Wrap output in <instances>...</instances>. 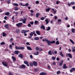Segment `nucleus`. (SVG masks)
I'll use <instances>...</instances> for the list:
<instances>
[{
	"label": "nucleus",
	"instance_id": "nucleus-45",
	"mask_svg": "<svg viewBox=\"0 0 75 75\" xmlns=\"http://www.w3.org/2000/svg\"><path fill=\"white\" fill-rule=\"evenodd\" d=\"M13 38H11L10 40V42H11L13 41Z\"/></svg>",
	"mask_w": 75,
	"mask_h": 75
},
{
	"label": "nucleus",
	"instance_id": "nucleus-41",
	"mask_svg": "<svg viewBox=\"0 0 75 75\" xmlns=\"http://www.w3.org/2000/svg\"><path fill=\"white\" fill-rule=\"evenodd\" d=\"M30 66H31V67L33 66V63H32V62H30Z\"/></svg>",
	"mask_w": 75,
	"mask_h": 75
},
{
	"label": "nucleus",
	"instance_id": "nucleus-1",
	"mask_svg": "<svg viewBox=\"0 0 75 75\" xmlns=\"http://www.w3.org/2000/svg\"><path fill=\"white\" fill-rule=\"evenodd\" d=\"M26 20H27V19L26 18H24L23 19V18L21 19L20 21H22L23 22V24H25V22H26Z\"/></svg>",
	"mask_w": 75,
	"mask_h": 75
},
{
	"label": "nucleus",
	"instance_id": "nucleus-30",
	"mask_svg": "<svg viewBox=\"0 0 75 75\" xmlns=\"http://www.w3.org/2000/svg\"><path fill=\"white\" fill-rule=\"evenodd\" d=\"M70 42H71V43H72V44H74V41H73V40H72L71 39H70Z\"/></svg>",
	"mask_w": 75,
	"mask_h": 75
},
{
	"label": "nucleus",
	"instance_id": "nucleus-61",
	"mask_svg": "<svg viewBox=\"0 0 75 75\" xmlns=\"http://www.w3.org/2000/svg\"><path fill=\"white\" fill-rule=\"evenodd\" d=\"M26 44L27 45H30V44H29V42H27L26 43Z\"/></svg>",
	"mask_w": 75,
	"mask_h": 75
},
{
	"label": "nucleus",
	"instance_id": "nucleus-47",
	"mask_svg": "<svg viewBox=\"0 0 75 75\" xmlns=\"http://www.w3.org/2000/svg\"><path fill=\"white\" fill-rule=\"evenodd\" d=\"M35 50H37V51H38V50H39V48L38 47H35Z\"/></svg>",
	"mask_w": 75,
	"mask_h": 75
},
{
	"label": "nucleus",
	"instance_id": "nucleus-43",
	"mask_svg": "<svg viewBox=\"0 0 75 75\" xmlns=\"http://www.w3.org/2000/svg\"><path fill=\"white\" fill-rule=\"evenodd\" d=\"M71 5H74V4H75V2H71Z\"/></svg>",
	"mask_w": 75,
	"mask_h": 75
},
{
	"label": "nucleus",
	"instance_id": "nucleus-48",
	"mask_svg": "<svg viewBox=\"0 0 75 75\" xmlns=\"http://www.w3.org/2000/svg\"><path fill=\"white\" fill-rule=\"evenodd\" d=\"M47 67L49 69H51V67L49 64L47 65Z\"/></svg>",
	"mask_w": 75,
	"mask_h": 75
},
{
	"label": "nucleus",
	"instance_id": "nucleus-52",
	"mask_svg": "<svg viewBox=\"0 0 75 75\" xmlns=\"http://www.w3.org/2000/svg\"><path fill=\"white\" fill-rule=\"evenodd\" d=\"M45 18H44V17H42L41 19L40 20H44Z\"/></svg>",
	"mask_w": 75,
	"mask_h": 75
},
{
	"label": "nucleus",
	"instance_id": "nucleus-16",
	"mask_svg": "<svg viewBox=\"0 0 75 75\" xmlns=\"http://www.w3.org/2000/svg\"><path fill=\"white\" fill-rule=\"evenodd\" d=\"M12 58L13 61H16V57H14V56H12Z\"/></svg>",
	"mask_w": 75,
	"mask_h": 75
},
{
	"label": "nucleus",
	"instance_id": "nucleus-9",
	"mask_svg": "<svg viewBox=\"0 0 75 75\" xmlns=\"http://www.w3.org/2000/svg\"><path fill=\"white\" fill-rule=\"evenodd\" d=\"M20 52L16 50L14 51V53L16 55H18V53Z\"/></svg>",
	"mask_w": 75,
	"mask_h": 75
},
{
	"label": "nucleus",
	"instance_id": "nucleus-53",
	"mask_svg": "<svg viewBox=\"0 0 75 75\" xmlns=\"http://www.w3.org/2000/svg\"><path fill=\"white\" fill-rule=\"evenodd\" d=\"M30 24L31 25H33V24H34V22H30Z\"/></svg>",
	"mask_w": 75,
	"mask_h": 75
},
{
	"label": "nucleus",
	"instance_id": "nucleus-18",
	"mask_svg": "<svg viewBox=\"0 0 75 75\" xmlns=\"http://www.w3.org/2000/svg\"><path fill=\"white\" fill-rule=\"evenodd\" d=\"M27 49L28 50H32V49H31V47H29V46H28L27 47Z\"/></svg>",
	"mask_w": 75,
	"mask_h": 75
},
{
	"label": "nucleus",
	"instance_id": "nucleus-6",
	"mask_svg": "<svg viewBox=\"0 0 75 75\" xmlns=\"http://www.w3.org/2000/svg\"><path fill=\"white\" fill-rule=\"evenodd\" d=\"M28 31H30V30H23L21 31V33H24V34H25V33H26L27 32H28Z\"/></svg>",
	"mask_w": 75,
	"mask_h": 75
},
{
	"label": "nucleus",
	"instance_id": "nucleus-34",
	"mask_svg": "<svg viewBox=\"0 0 75 75\" xmlns=\"http://www.w3.org/2000/svg\"><path fill=\"white\" fill-rule=\"evenodd\" d=\"M36 17H37V18H38V16L39 15H40V14L39 13H37L36 14Z\"/></svg>",
	"mask_w": 75,
	"mask_h": 75
},
{
	"label": "nucleus",
	"instance_id": "nucleus-27",
	"mask_svg": "<svg viewBox=\"0 0 75 75\" xmlns=\"http://www.w3.org/2000/svg\"><path fill=\"white\" fill-rule=\"evenodd\" d=\"M5 15L6 16H8L9 14H10V13L8 12H6L5 13Z\"/></svg>",
	"mask_w": 75,
	"mask_h": 75
},
{
	"label": "nucleus",
	"instance_id": "nucleus-12",
	"mask_svg": "<svg viewBox=\"0 0 75 75\" xmlns=\"http://www.w3.org/2000/svg\"><path fill=\"white\" fill-rule=\"evenodd\" d=\"M4 27L6 28H7V29H8V27H9V25L8 24H6L5 25Z\"/></svg>",
	"mask_w": 75,
	"mask_h": 75
},
{
	"label": "nucleus",
	"instance_id": "nucleus-15",
	"mask_svg": "<svg viewBox=\"0 0 75 75\" xmlns=\"http://www.w3.org/2000/svg\"><path fill=\"white\" fill-rule=\"evenodd\" d=\"M60 55L61 57H64V54H62V51L60 52Z\"/></svg>",
	"mask_w": 75,
	"mask_h": 75
},
{
	"label": "nucleus",
	"instance_id": "nucleus-38",
	"mask_svg": "<svg viewBox=\"0 0 75 75\" xmlns=\"http://www.w3.org/2000/svg\"><path fill=\"white\" fill-rule=\"evenodd\" d=\"M39 69L38 68H37L34 69V71L35 72H37L38 71Z\"/></svg>",
	"mask_w": 75,
	"mask_h": 75
},
{
	"label": "nucleus",
	"instance_id": "nucleus-55",
	"mask_svg": "<svg viewBox=\"0 0 75 75\" xmlns=\"http://www.w3.org/2000/svg\"><path fill=\"white\" fill-rule=\"evenodd\" d=\"M60 3V1H57L56 2V4H59V3Z\"/></svg>",
	"mask_w": 75,
	"mask_h": 75
},
{
	"label": "nucleus",
	"instance_id": "nucleus-19",
	"mask_svg": "<svg viewBox=\"0 0 75 75\" xmlns=\"http://www.w3.org/2000/svg\"><path fill=\"white\" fill-rule=\"evenodd\" d=\"M50 8H48L47 9H46L45 11L46 12H48L49 11H50Z\"/></svg>",
	"mask_w": 75,
	"mask_h": 75
},
{
	"label": "nucleus",
	"instance_id": "nucleus-51",
	"mask_svg": "<svg viewBox=\"0 0 75 75\" xmlns=\"http://www.w3.org/2000/svg\"><path fill=\"white\" fill-rule=\"evenodd\" d=\"M56 58L55 57H52V59L53 60H55V59Z\"/></svg>",
	"mask_w": 75,
	"mask_h": 75
},
{
	"label": "nucleus",
	"instance_id": "nucleus-58",
	"mask_svg": "<svg viewBox=\"0 0 75 75\" xmlns=\"http://www.w3.org/2000/svg\"><path fill=\"white\" fill-rule=\"evenodd\" d=\"M28 27H31V24H28Z\"/></svg>",
	"mask_w": 75,
	"mask_h": 75
},
{
	"label": "nucleus",
	"instance_id": "nucleus-32",
	"mask_svg": "<svg viewBox=\"0 0 75 75\" xmlns=\"http://www.w3.org/2000/svg\"><path fill=\"white\" fill-rule=\"evenodd\" d=\"M50 30H51V27H48L47 29L46 30V31H50Z\"/></svg>",
	"mask_w": 75,
	"mask_h": 75
},
{
	"label": "nucleus",
	"instance_id": "nucleus-22",
	"mask_svg": "<svg viewBox=\"0 0 75 75\" xmlns=\"http://www.w3.org/2000/svg\"><path fill=\"white\" fill-rule=\"evenodd\" d=\"M34 54L35 55H38L39 54V52H36V53H34Z\"/></svg>",
	"mask_w": 75,
	"mask_h": 75
},
{
	"label": "nucleus",
	"instance_id": "nucleus-7",
	"mask_svg": "<svg viewBox=\"0 0 75 75\" xmlns=\"http://www.w3.org/2000/svg\"><path fill=\"white\" fill-rule=\"evenodd\" d=\"M66 64H64L63 66V69H66V68H68V67L66 66Z\"/></svg>",
	"mask_w": 75,
	"mask_h": 75
},
{
	"label": "nucleus",
	"instance_id": "nucleus-25",
	"mask_svg": "<svg viewBox=\"0 0 75 75\" xmlns=\"http://www.w3.org/2000/svg\"><path fill=\"white\" fill-rule=\"evenodd\" d=\"M75 29H74L73 28H72L71 30V32H72V33H75Z\"/></svg>",
	"mask_w": 75,
	"mask_h": 75
},
{
	"label": "nucleus",
	"instance_id": "nucleus-63",
	"mask_svg": "<svg viewBox=\"0 0 75 75\" xmlns=\"http://www.w3.org/2000/svg\"><path fill=\"white\" fill-rule=\"evenodd\" d=\"M57 16H54V19L55 20H57Z\"/></svg>",
	"mask_w": 75,
	"mask_h": 75
},
{
	"label": "nucleus",
	"instance_id": "nucleus-23",
	"mask_svg": "<svg viewBox=\"0 0 75 75\" xmlns=\"http://www.w3.org/2000/svg\"><path fill=\"white\" fill-rule=\"evenodd\" d=\"M41 28L43 29L44 30H45V26H44V25H42V26H41Z\"/></svg>",
	"mask_w": 75,
	"mask_h": 75
},
{
	"label": "nucleus",
	"instance_id": "nucleus-42",
	"mask_svg": "<svg viewBox=\"0 0 75 75\" xmlns=\"http://www.w3.org/2000/svg\"><path fill=\"white\" fill-rule=\"evenodd\" d=\"M60 74H61V71H58L57 72V74L58 75Z\"/></svg>",
	"mask_w": 75,
	"mask_h": 75
},
{
	"label": "nucleus",
	"instance_id": "nucleus-64",
	"mask_svg": "<svg viewBox=\"0 0 75 75\" xmlns=\"http://www.w3.org/2000/svg\"><path fill=\"white\" fill-rule=\"evenodd\" d=\"M71 69L73 71H75V68H73Z\"/></svg>",
	"mask_w": 75,
	"mask_h": 75
},
{
	"label": "nucleus",
	"instance_id": "nucleus-62",
	"mask_svg": "<svg viewBox=\"0 0 75 75\" xmlns=\"http://www.w3.org/2000/svg\"><path fill=\"white\" fill-rule=\"evenodd\" d=\"M30 58H31V59H33V56L32 55H30Z\"/></svg>",
	"mask_w": 75,
	"mask_h": 75
},
{
	"label": "nucleus",
	"instance_id": "nucleus-3",
	"mask_svg": "<svg viewBox=\"0 0 75 75\" xmlns=\"http://www.w3.org/2000/svg\"><path fill=\"white\" fill-rule=\"evenodd\" d=\"M2 64L5 67H7L8 66V63L6 62H2Z\"/></svg>",
	"mask_w": 75,
	"mask_h": 75
},
{
	"label": "nucleus",
	"instance_id": "nucleus-2",
	"mask_svg": "<svg viewBox=\"0 0 75 75\" xmlns=\"http://www.w3.org/2000/svg\"><path fill=\"white\" fill-rule=\"evenodd\" d=\"M16 25L18 27H21L23 25V23H17L16 24Z\"/></svg>",
	"mask_w": 75,
	"mask_h": 75
},
{
	"label": "nucleus",
	"instance_id": "nucleus-39",
	"mask_svg": "<svg viewBox=\"0 0 75 75\" xmlns=\"http://www.w3.org/2000/svg\"><path fill=\"white\" fill-rule=\"evenodd\" d=\"M24 64H28V62L27 61H25L24 62Z\"/></svg>",
	"mask_w": 75,
	"mask_h": 75
},
{
	"label": "nucleus",
	"instance_id": "nucleus-17",
	"mask_svg": "<svg viewBox=\"0 0 75 75\" xmlns=\"http://www.w3.org/2000/svg\"><path fill=\"white\" fill-rule=\"evenodd\" d=\"M45 21H46V24H48L49 23V21H48V19H46Z\"/></svg>",
	"mask_w": 75,
	"mask_h": 75
},
{
	"label": "nucleus",
	"instance_id": "nucleus-49",
	"mask_svg": "<svg viewBox=\"0 0 75 75\" xmlns=\"http://www.w3.org/2000/svg\"><path fill=\"white\" fill-rule=\"evenodd\" d=\"M9 47L10 48V49H11V50H12L13 48H12V46L11 45H10L9 46Z\"/></svg>",
	"mask_w": 75,
	"mask_h": 75
},
{
	"label": "nucleus",
	"instance_id": "nucleus-31",
	"mask_svg": "<svg viewBox=\"0 0 75 75\" xmlns=\"http://www.w3.org/2000/svg\"><path fill=\"white\" fill-rule=\"evenodd\" d=\"M20 50H24V47H20Z\"/></svg>",
	"mask_w": 75,
	"mask_h": 75
},
{
	"label": "nucleus",
	"instance_id": "nucleus-13",
	"mask_svg": "<svg viewBox=\"0 0 75 75\" xmlns=\"http://www.w3.org/2000/svg\"><path fill=\"white\" fill-rule=\"evenodd\" d=\"M52 11H53L54 13H57V11L56 10V9H55L52 8Z\"/></svg>",
	"mask_w": 75,
	"mask_h": 75
},
{
	"label": "nucleus",
	"instance_id": "nucleus-35",
	"mask_svg": "<svg viewBox=\"0 0 75 75\" xmlns=\"http://www.w3.org/2000/svg\"><path fill=\"white\" fill-rule=\"evenodd\" d=\"M63 63V61H62L61 62H60L59 63V65L60 66H62Z\"/></svg>",
	"mask_w": 75,
	"mask_h": 75
},
{
	"label": "nucleus",
	"instance_id": "nucleus-28",
	"mask_svg": "<svg viewBox=\"0 0 75 75\" xmlns=\"http://www.w3.org/2000/svg\"><path fill=\"white\" fill-rule=\"evenodd\" d=\"M48 53L49 55H52V52H51V50H50L48 52Z\"/></svg>",
	"mask_w": 75,
	"mask_h": 75
},
{
	"label": "nucleus",
	"instance_id": "nucleus-56",
	"mask_svg": "<svg viewBox=\"0 0 75 75\" xmlns=\"http://www.w3.org/2000/svg\"><path fill=\"white\" fill-rule=\"evenodd\" d=\"M9 75H14V74H12L11 73V72H9Z\"/></svg>",
	"mask_w": 75,
	"mask_h": 75
},
{
	"label": "nucleus",
	"instance_id": "nucleus-14",
	"mask_svg": "<svg viewBox=\"0 0 75 75\" xmlns=\"http://www.w3.org/2000/svg\"><path fill=\"white\" fill-rule=\"evenodd\" d=\"M19 57H20L21 58H23V54H20L18 55Z\"/></svg>",
	"mask_w": 75,
	"mask_h": 75
},
{
	"label": "nucleus",
	"instance_id": "nucleus-46",
	"mask_svg": "<svg viewBox=\"0 0 75 75\" xmlns=\"http://www.w3.org/2000/svg\"><path fill=\"white\" fill-rule=\"evenodd\" d=\"M33 33L32 32H31V33H30V36H33Z\"/></svg>",
	"mask_w": 75,
	"mask_h": 75
},
{
	"label": "nucleus",
	"instance_id": "nucleus-59",
	"mask_svg": "<svg viewBox=\"0 0 75 75\" xmlns=\"http://www.w3.org/2000/svg\"><path fill=\"white\" fill-rule=\"evenodd\" d=\"M20 4H21V6H25V5H23V3H20Z\"/></svg>",
	"mask_w": 75,
	"mask_h": 75
},
{
	"label": "nucleus",
	"instance_id": "nucleus-57",
	"mask_svg": "<svg viewBox=\"0 0 75 75\" xmlns=\"http://www.w3.org/2000/svg\"><path fill=\"white\" fill-rule=\"evenodd\" d=\"M25 5V6H26L27 7V6H28V3H27Z\"/></svg>",
	"mask_w": 75,
	"mask_h": 75
},
{
	"label": "nucleus",
	"instance_id": "nucleus-5",
	"mask_svg": "<svg viewBox=\"0 0 75 75\" xmlns=\"http://www.w3.org/2000/svg\"><path fill=\"white\" fill-rule=\"evenodd\" d=\"M69 56V57L70 58H72V55H71V54H67L66 55V57H68Z\"/></svg>",
	"mask_w": 75,
	"mask_h": 75
},
{
	"label": "nucleus",
	"instance_id": "nucleus-20",
	"mask_svg": "<svg viewBox=\"0 0 75 75\" xmlns=\"http://www.w3.org/2000/svg\"><path fill=\"white\" fill-rule=\"evenodd\" d=\"M71 49L72 50V52H75V49L74 48V47H71Z\"/></svg>",
	"mask_w": 75,
	"mask_h": 75
},
{
	"label": "nucleus",
	"instance_id": "nucleus-50",
	"mask_svg": "<svg viewBox=\"0 0 75 75\" xmlns=\"http://www.w3.org/2000/svg\"><path fill=\"white\" fill-rule=\"evenodd\" d=\"M15 10H18V8L17 7H15L14 8Z\"/></svg>",
	"mask_w": 75,
	"mask_h": 75
},
{
	"label": "nucleus",
	"instance_id": "nucleus-60",
	"mask_svg": "<svg viewBox=\"0 0 75 75\" xmlns=\"http://www.w3.org/2000/svg\"><path fill=\"white\" fill-rule=\"evenodd\" d=\"M58 23H59V22H60V21H61V20L59 19H58Z\"/></svg>",
	"mask_w": 75,
	"mask_h": 75
},
{
	"label": "nucleus",
	"instance_id": "nucleus-33",
	"mask_svg": "<svg viewBox=\"0 0 75 75\" xmlns=\"http://www.w3.org/2000/svg\"><path fill=\"white\" fill-rule=\"evenodd\" d=\"M6 35H7V34H6L5 33H4V32L3 33V37H5V36H6Z\"/></svg>",
	"mask_w": 75,
	"mask_h": 75
},
{
	"label": "nucleus",
	"instance_id": "nucleus-10",
	"mask_svg": "<svg viewBox=\"0 0 75 75\" xmlns=\"http://www.w3.org/2000/svg\"><path fill=\"white\" fill-rule=\"evenodd\" d=\"M34 23L35 24H37V25H39L40 24V23L39 22H38V21H35Z\"/></svg>",
	"mask_w": 75,
	"mask_h": 75
},
{
	"label": "nucleus",
	"instance_id": "nucleus-37",
	"mask_svg": "<svg viewBox=\"0 0 75 75\" xmlns=\"http://www.w3.org/2000/svg\"><path fill=\"white\" fill-rule=\"evenodd\" d=\"M56 45H59V41H57L56 42Z\"/></svg>",
	"mask_w": 75,
	"mask_h": 75
},
{
	"label": "nucleus",
	"instance_id": "nucleus-36",
	"mask_svg": "<svg viewBox=\"0 0 75 75\" xmlns=\"http://www.w3.org/2000/svg\"><path fill=\"white\" fill-rule=\"evenodd\" d=\"M50 42V44H54V43H55V41L54 40H53Z\"/></svg>",
	"mask_w": 75,
	"mask_h": 75
},
{
	"label": "nucleus",
	"instance_id": "nucleus-4",
	"mask_svg": "<svg viewBox=\"0 0 75 75\" xmlns=\"http://www.w3.org/2000/svg\"><path fill=\"white\" fill-rule=\"evenodd\" d=\"M45 41H46V42H47V43L49 45H50V44H51V41H50L47 40V39L45 38Z\"/></svg>",
	"mask_w": 75,
	"mask_h": 75
},
{
	"label": "nucleus",
	"instance_id": "nucleus-54",
	"mask_svg": "<svg viewBox=\"0 0 75 75\" xmlns=\"http://www.w3.org/2000/svg\"><path fill=\"white\" fill-rule=\"evenodd\" d=\"M18 14V12H16L15 14L16 16H17V15Z\"/></svg>",
	"mask_w": 75,
	"mask_h": 75
},
{
	"label": "nucleus",
	"instance_id": "nucleus-26",
	"mask_svg": "<svg viewBox=\"0 0 75 75\" xmlns=\"http://www.w3.org/2000/svg\"><path fill=\"white\" fill-rule=\"evenodd\" d=\"M34 40H39V38L36 37L34 38Z\"/></svg>",
	"mask_w": 75,
	"mask_h": 75
},
{
	"label": "nucleus",
	"instance_id": "nucleus-24",
	"mask_svg": "<svg viewBox=\"0 0 75 75\" xmlns=\"http://www.w3.org/2000/svg\"><path fill=\"white\" fill-rule=\"evenodd\" d=\"M36 33L38 34V35H40V31L38 30L36 31Z\"/></svg>",
	"mask_w": 75,
	"mask_h": 75
},
{
	"label": "nucleus",
	"instance_id": "nucleus-11",
	"mask_svg": "<svg viewBox=\"0 0 75 75\" xmlns=\"http://www.w3.org/2000/svg\"><path fill=\"white\" fill-rule=\"evenodd\" d=\"M40 75H47V73L42 72L40 73Z\"/></svg>",
	"mask_w": 75,
	"mask_h": 75
},
{
	"label": "nucleus",
	"instance_id": "nucleus-29",
	"mask_svg": "<svg viewBox=\"0 0 75 75\" xmlns=\"http://www.w3.org/2000/svg\"><path fill=\"white\" fill-rule=\"evenodd\" d=\"M15 48L16 49V50H20V47H18L17 46H16L15 47Z\"/></svg>",
	"mask_w": 75,
	"mask_h": 75
},
{
	"label": "nucleus",
	"instance_id": "nucleus-44",
	"mask_svg": "<svg viewBox=\"0 0 75 75\" xmlns=\"http://www.w3.org/2000/svg\"><path fill=\"white\" fill-rule=\"evenodd\" d=\"M1 45H4L5 44V43L4 42H2L1 43Z\"/></svg>",
	"mask_w": 75,
	"mask_h": 75
},
{
	"label": "nucleus",
	"instance_id": "nucleus-8",
	"mask_svg": "<svg viewBox=\"0 0 75 75\" xmlns=\"http://www.w3.org/2000/svg\"><path fill=\"white\" fill-rule=\"evenodd\" d=\"M33 64L35 66H37V63L35 61H33Z\"/></svg>",
	"mask_w": 75,
	"mask_h": 75
},
{
	"label": "nucleus",
	"instance_id": "nucleus-21",
	"mask_svg": "<svg viewBox=\"0 0 75 75\" xmlns=\"http://www.w3.org/2000/svg\"><path fill=\"white\" fill-rule=\"evenodd\" d=\"M21 67L22 68H25V66L24 65L22 64L21 65Z\"/></svg>",
	"mask_w": 75,
	"mask_h": 75
},
{
	"label": "nucleus",
	"instance_id": "nucleus-40",
	"mask_svg": "<svg viewBox=\"0 0 75 75\" xmlns=\"http://www.w3.org/2000/svg\"><path fill=\"white\" fill-rule=\"evenodd\" d=\"M13 5L16 6H18V4H17V3H14L13 4Z\"/></svg>",
	"mask_w": 75,
	"mask_h": 75
}]
</instances>
